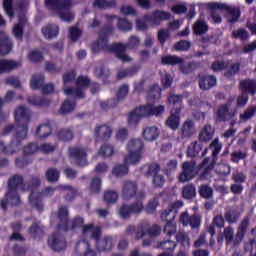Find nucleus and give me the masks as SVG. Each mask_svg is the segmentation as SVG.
Here are the masks:
<instances>
[{
    "label": "nucleus",
    "instance_id": "1",
    "mask_svg": "<svg viewBox=\"0 0 256 256\" xmlns=\"http://www.w3.org/2000/svg\"><path fill=\"white\" fill-rule=\"evenodd\" d=\"M104 17L107 23L102 28H100L98 39L93 42L91 46L92 53L97 54L101 53V51H110V53H114L117 59L121 60L122 63H129V61H131V57L125 54L127 51L126 44L114 43L109 46V37H111V35H113V31H115L111 21L116 16H110L109 14H106Z\"/></svg>",
    "mask_w": 256,
    "mask_h": 256
},
{
    "label": "nucleus",
    "instance_id": "2",
    "mask_svg": "<svg viewBox=\"0 0 256 256\" xmlns=\"http://www.w3.org/2000/svg\"><path fill=\"white\" fill-rule=\"evenodd\" d=\"M14 119L16 122V132L14 138L9 145H5L3 141H0V153L4 155H13L21 149L23 141L27 139L29 133V123L31 122V112L25 106H19L14 111Z\"/></svg>",
    "mask_w": 256,
    "mask_h": 256
},
{
    "label": "nucleus",
    "instance_id": "3",
    "mask_svg": "<svg viewBox=\"0 0 256 256\" xmlns=\"http://www.w3.org/2000/svg\"><path fill=\"white\" fill-rule=\"evenodd\" d=\"M18 191L25 192V184L23 183V175H13L8 179V191L5 198L1 200L0 207L3 211H7V205H14L15 207L21 205V196Z\"/></svg>",
    "mask_w": 256,
    "mask_h": 256
},
{
    "label": "nucleus",
    "instance_id": "4",
    "mask_svg": "<svg viewBox=\"0 0 256 256\" xmlns=\"http://www.w3.org/2000/svg\"><path fill=\"white\" fill-rule=\"evenodd\" d=\"M89 233L91 239L95 240L96 249L99 253H109V251L113 250V247L115 246L113 237L106 235L101 239V235H103L101 226H94L93 224L85 225L83 227V235L87 236Z\"/></svg>",
    "mask_w": 256,
    "mask_h": 256
},
{
    "label": "nucleus",
    "instance_id": "5",
    "mask_svg": "<svg viewBox=\"0 0 256 256\" xmlns=\"http://www.w3.org/2000/svg\"><path fill=\"white\" fill-rule=\"evenodd\" d=\"M198 7L200 9H209L210 11H215V9L227 11L228 13L227 18L229 23H236V21H239V18L241 17V10H239V8L235 6H231L229 4H225V3H219V2L198 3Z\"/></svg>",
    "mask_w": 256,
    "mask_h": 256
},
{
    "label": "nucleus",
    "instance_id": "6",
    "mask_svg": "<svg viewBox=\"0 0 256 256\" xmlns=\"http://www.w3.org/2000/svg\"><path fill=\"white\" fill-rule=\"evenodd\" d=\"M247 227H249V218H245L240 226L238 227L237 234L233 239L234 230L231 227H227L224 229V237L227 243H234V245H240L241 241H243L245 237V232L247 231Z\"/></svg>",
    "mask_w": 256,
    "mask_h": 256
},
{
    "label": "nucleus",
    "instance_id": "7",
    "mask_svg": "<svg viewBox=\"0 0 256 256\" xmlns=\"http://www.w3.org/2000/svg\"><path fill=\"white\" fill-rule=\"evenodd\" d=\"M240 89L242 90V94L237 98V107H245L249 101L247 93H250L251 95L256 94V81L242 80L240 82Z\"/></svg>",
    "mask_w": 256,
    "mask_h": 256
},
{
    "label": "nucleus",
    "instance_id": "8",
    "mask_svg": "<svg viewBox=\"0 0 256 256\" xmlns=\"http://www.w3.org/2000/svg\"><path fill=\"white\" fill-rule=\"evenodd\" d=\"M127 95H129V85L123 84L116 92V98H111L109 100L101 102L100 107L101 109H103V111L115 109V107L119 105V101H123V99H125Z\"/></svg>",
    "mask_w": 256,
    "mask_h": 256
},
{
    "label": "nucleus",
    "instance_id": "9",
    "mask_svg": "<svg viewBox=\"0 0 256 256\" xmlns=\"http://www.w3.org/2000/svg\"><path fill=\"white\" fill-rule=\"evenodd\" d=\"M55 188L46 187L42 192H32L29 195V202L39 213H43V197H51Z\"/></svg>",
    "mask_w": 256,
    "mask_h": 256
},
{
    "label": "nucleus",
    "instance_id": "10",
    "mask_svg": "<svg viewBox=\"0 0 256 256\" xmlns=\"http://www.w3.org/2000/svg\"><path fill=\"white\" fill-rule=\"evenodd\" d=\"M145 206L143 201L137 200L132 204H122L119 208V216L121 219H130L131 215H139L143 213Z\"/></svg>",
    "mask_w": 256,
    "mask_h": 256
},
{
    "label": "nucleus",
    "instance_id": "11",
    "mask_svg": "<svg viewBox=\"0 0 256 256\" xmlns=\"http://www.w3.org/2000/svg\"><path fill=\"white\" fill-rule=\"evenodd\" d=\"M69 157L75 162L77 167H87L89 162H87V149L83 147H69L68 149Z\"/></svg>",
    "mask_w": 256,
    "mask_h": 256
},
{
    "label": "nucleus",
    "instance_id": "12",
    "mask_svg": "<svg viewBox=\"0 0 256 256\" xmlns=\"http://www.w3.org/2000/svg\"><path fill=\"white\" fill-rule=\"evenodd\" d=\"M48 247L52 249V251H63L67 249V241L65 240V236L59 232L53 233L48 238Z\"/></svg>",
    "mask_w": 256,
    "mask_h": 256
},
{
    "label": "nucleus",
    "instance_id": "13",
    "mask_svg": "<svg viewBox=\"0 0 256 256\" xmlns=\"http://www.w3.org/2000/svg\"><path fill=\"white\" fill-rule=\"evenodd\" d=\"M44 5L49 11H63L73 7L72 0H45Z\"/></svg>",
    "mask_w": 256,
    "mask_h": 256
},
{
    "label": "nucleus",
    "instance_id": "14",
    "mask_svg": "<svg viewBox=\"0 0 256 256\" xmlns=\"http://www.w3.org/2000/svg\"><path fill=\"white\" fill-rule=\"evenodd\" d=\"M146 223H143L139 226L137 232H136V239H143L145 235H148L153 239V237H157L158 235H161V226L155 224L152 225L149 228H145Z\"/></svg>",
    "mask_w": 256,
    "mask_h": 256
},
{
    "label": "nucleus",
    "instance_id": "15",
    "mask_svg": "<svg viewBox=\"0 0 256 256\" xmlns=\"http://www.w3.org/2000/svg\"><path fill=\"white\" fill-rule=\"evenodd\" d=\"M183 172L179 175V181L185 183L191 181L197 175L195 162H184L182 165Z\"/></svg>",
    "mask_w": 256,
    "mask_h": 256
},
{
    "label": "nucleus",
    "instance_id": "16",
    "mask_svg": "<svg viewBox=\"0 0 256 256\" xmlns=\"http://www.w3.org/2000/svg\"><path fill=\"white\" fill-rule=\"evenodd\" d=\"M57 217L59 219L57 229H60L61 231H69V209L67 206H61L58 209Z\"/></svg>",
    "mask_w": 256,
    "mask_h": 256
},
{
    "label": "nucleus",
    "instance_id": "17",
    "mask_svg": "<svg viewBox=\"0 0 256 256\" xmlns=\"http://www.w3.org/2000/svg\"><path fill=\"white\" fill-rule=\"evenodd\" d=\"M159 171H161V165L158 163L148 165L146 177H153L152 183L154 187H161V175L158 174Z\"/></svg>",
    "mask_w": 256,
    "mask_h": 256
},
{
    "label": "nucleus",
    "instance_id": "18",
    "mask_svg": "<svg viewBox=\"0 0 256 256\" xmlns=\"http://www.w3.org/2000/svg\"><path fill=\"white\" fill-rule=\"evenodd\" d=\"M137 195V183L133 181H125L122 187V199L130 201Z\"/></svg>",
    "mask_w": 256,
    "mask_h": 256
},
{
    "label": "nucleus",
    "instance_id": "19",
    "mask_svg": "<svg viewBox=\"0 0 256 256\" xmlns=\"http://www.w3.org/2000/svg\"><path fill=\"white\" fill-rule=\"evenodd\" d=\"M142 118L153 117V115H161V105L155 107V104H145L137 107Z\"/></svg>",
    "mask_w": 256,
    "mask_h": 256
},
{
    "label": "nucleus",
    "instance_id": "20",
    "mask_svg": "<svg viewBox=\"0 0 256 256\" xmlns=\"http://www.w3.org/2000/svg\"><path fill=\"white\" fill-rule=\"evenodd\" d=\"M37 151H41V153L49 154L55 151V146L51 144L44 143L40 146H37L35 143H29L25 146V153H37Z\"/></svg>",
    "mask_w": 256,
    "mask_h": 256
},
{
    "label": "nucleus",
    "instance_id": "21",
    "mask_svg": "<svg viewBox=\"0 0 256 256\" xmlns=\"http://www.w3.org/2000/svg\"><path fill=\"white\" fill-rule=\"evenodd\" d=\"M28 233L32 237V239H37L38 241H41V239H43V237L45 236V227L39 222H34L29 227Z\"/></svg>",
    "mask_w": 256,
    "mask_h": 256
},
{
    "label": "nucleus",
    "instance_id": "22",
    "mask_svg": "<svg viewBox=\"0 0 256 256\" xmlns=\"http://www.w3.org/2000/svg\"><path fill=\"white\" fill-rule=\"evenodd\" d=\"M31 155H34V153L25 152V147H24L23 156L15 159L16 167H18V169H25L27 165H31V163H33V157Z\"/></svg>",
    "mask_w": 256,
    "mask_h": 256
},
{
    "label": "nucleus",
    "instance_id": "23",
    "mask_svg": "<svg viewBox=\"0 0 256 256\" xmlns=\"http://www.w3.org/2000/svg\"><path fill=\"white\" fill-rule=\"evenodd\" d=\"M41 31L45 39H55L59 35V26L56 24H47L42 27Z\"/></svg>",
    "mask_w": 256,
    "mask_h": 256
},
{
    "label": "nucleus",
    "instance_id": "24",
    "mask_svg": "<svg viewBox=\"0 0 256 256\" xmlns=\"http://www.w3.org/2000/svg\"><path fill=\"white\" fill-rule=\"evenodd\" d=\"M113 133V130L108 125H100L95 128L94 135L96 139H104L107 140L111 138V135Z\"/></svg>",
    "mask_w": 256,
    "mask_h": 256
},
{
    "label": "nucleus",
    "instance_id": "25",
    "mask_svg": "<svg viewBox=\"0 0 256 256\" xmlns=\"http://www.w3.org/2000/svg\"><path fill=\"white\" fill-rule=\"evenodd\" d=\"M44 85H45V74L36 73V74L32 75L31 80H30V88L33 91L43 89Z\"/></svg>",
    "mask_w": 256,
    "mask_h": 256
},
{
    "label": "nucleus",
    "instance_id": "26",
    "mask_svg": "<svg viewBox=\"0 0 256 256\" xmlns=\"http://www.w3.org/2000/svg\"><path fill=\"white\" fill-rule=\"evenodd\" d=\"M110 17H114L112 18L110 24L113 25V19H117V28L119 29V31H123L124 33H127L129 31H131V29H133V24L127 20V18H119L117 17V15H109Z\"/></svg>",
    "mask_w": 256,
    "mask_h": 256
},
{
    "label": "nucleus",
    "instance_id": "27",
    "mask_svg": "<svg viewBox=\"0 0 256 256\" xmlns=\"http://www.w3.org/2000/svg\"><path fill=\"white\" fill-rule=\"evenodd\" d=\"M25 23H27L25 18H19V22L15 24L12 29V33L17 41H23V35H25Z\"/></svg>",
    "mask_w": 256,
    "mask_h": 256
},
{
    "label": "nucleus",
    "instance_id": "28",
    "mask_svg": "<svg viewBox=\"0 0 256 256\" xmlns=\"http://www.w3.org/2000/svg\"><path fill=\"white\" fill-rule=\"evenodd\" d=\"M53 133V128L51 127V124H41L35 132L36 137H39V139H47L49 135Z\"/></svg>",
    "mask_w": 256,
    "mask_h": 256
},
{
    "label": "nucleus",
    "instance_id": "29",
    "mask_svg": "<svg viewBox=\"0 0 256 256\" xmlns=\"http://www.w3.org/2000/svg\"><path fill=\"white\" fill-rule=\"evenodd\" d=\"M56 137L63 141L64 143H69V141H73V138L75 135L73 134V131L69 128H62L57 131Z\"/></svg>",
    "mask_w": 256,
    "mask_h": 256
},
{
    "label": "nucleus",
    "instance_id": "30",
    "mask_svg": "<svg viewBox=\"0 0 256 256\" xmlns=\"http://www.w3.org/2000/svg\"><path fill=\"white\" fill-rule=\"evenodd\" d=\"M139 69H141V66H132L130 68L120 70L117 73L116 79L121 81V79H125V77H133V75H137V73H139Z\"/></svg>",
    "mask_w": 256,
    "mask_h": 256
},
{
    "label": "nucleus",
    "instance_id": "31",
    "mask_svg": "<svg viewBox=\"0 0 256 256\" xmlns=\"http://www.w3.org/2000/svg\"><path fill=\"white\" fill-rule=\"evenodd\" d=\"M29 105H34V107H49L51 105V100L40 97V96H33L28 98Z\"/></svg>",
    "mask_w": 256,
    "mask_h": 256
},
{
    "label": "nucleus",
    "instance_id": "32",
    "mask_svg": "<svg viewBox=\"0 0 256 256\" xmlns=\"http://www.w3.org/2000/svg\"><path fill=\"white\" fill-rule=\"evenodd\" d=\"M179 111L171 110V116L167 119L166 125L173 129V131H177L179 129Z\"/></svg>",
    "mask_w": 256,
    "mask_h": 256
},
{
    "label": "nucleus",
    "instance_id": "33",
    "mask_svg": "<svg viewBox=\"0 0 256 256\" xmlns=\"http://www.w3.org/2000/svg\"><path fill=\"white\" fill-rule=\"evenodd\" d=\"M199 85L200 89H202L203 91H207L217 85V78H215L214 76H206L200 79Z\"/></svg>",
    "mask_w": 256,
    "mask_h": 256
},
{
    "label": "nucleus",
    "instance_id": "34",
    "mask_svg": "<svg viewBox=\"0 0 256 256\" xmlns=\"http://www.w3.org/2000/svg\"><path fill=\"white\" fill-rule=\"evenodd\" d=\"M142 135L146 141H155L159 137V129L155 126L145 128Z\"/></svg>",
    "mask_w": 256,
    "mask_h": 256
},
{
    "label": "nucleus",
    "instance_id": "35",
    "mask_svg": "<svg viewBox=\"0 0 256 256\" xmlns=\"http://www.w3.org/2000/svg\"><path fill=\"white\" fill-rule=\"evenodd\" d=\"M19 63L13 60H0V73H9L13 69H17Z\"/></svg>",
    "mask_w": 256,
    "mask_h": 256
},
{
    "label": "nucleus",
    "instance_id": "36",
    "mask_svg": "<svg viewBox=\"0 0 256 256\" xmlns=\"http://www.w3.org/2000/svg\"><path fill=\"white\" fill-rule=\"evenodd\" d=\"M13 49V42L8 37L0 39V55H9Z\"/></svg>",
    "mask_w": 256,
    "mask_h": 256
},
{
    "label": "nucleus",
    "instance_id": "37",
    "mask_svg": "<svg viewBox=\"0 0 256 256\" xmlns=\"http://www.w3.org/2000/svg\"><path fill=\"white\" fill-rule=\"evenodd\" d=\"M213 135H215V130L213 127H211V125H206L201 130L199 139L200 141L207 143V141H211V139H213Z\"/></svg>",
    "mask_w": 256,
    "mask_h": 256
},
{
    "label": "nucleus",
    "instance_id": "38",
    "mask_svg": "<svg viewBox=\"0 0 256 256\" xmlns=\"http://www.w3.org/2000/svg\"><path fill=\"white\" fill-rule=\"evenodd\" d=\"M219 121H227L233 117V113L229 111V105H222L216 112Z\"/></svg>",
    "mask_w": 256,
    "mask_h": 256
},
{
    "label": "nucleus",
    "instance_id": "39",
    "mask_svg": "<svg viewBox=\"0 0 256 256\" xmlns=\"http://www.w3.org/2000/svg\"><path fill=\"white\" fill-rule=\"evenodd\" d=\"M93 7H97V9H115L117 2L115 0H94Z\"/></svg>",
    "mask_w": 256,
    "mask_h": 256
},
{
    "label": "nucleus",
    "instance_id": "40",
    "mask_svg": "<svg viewBox=\"0 0 256 256\" xmlns=\"http://www.w3.org/2000/svg\"><path fill=\"white\" fill-rule=\"evenodd\" d=\"M128 174H129V166L125 162L124 164H117L112 169V175H114V177H125V175H128Z\"/></svg>",
    "mask_w": 256,
    "mask_h": 256
},
{
    "label": "nucleus",
    "instance_id": "41",
    "mask_svg": "<svg viewBox=\"0 0 256 256\" xmlns=\"http://www.w3.org/2000/svg\"><path fill=\"white\" fill-rule=\"evenodd\" d=\"M193 29L195 35H203V33H207V31H209V26L203 18H200L195 22Z\"/></svg>",
    "mask_w": 256,
    "mask_h": 256
},
{
    "label": "nucleus",
    "instance_id": "42",
    "mask_svg": "<svg viewBox=\"0 0 256 256\" xmlns=\"http://www.w3.org/2000/svg\"><path fill=\"white\" fill-rule=\"evenodd\" d=\"M23 183H24V189H25L24 191H31V193H37L35 189H37V187L41 185V179L39 178V176H32L28 186H26L24 178H23Z\"/></svg>",
    "mask_w": 256,
    "mask_h": 256
},
{
    "label": "nucleus",
    "instance_id": "43",
    "mask_svg": "<svg viewBox=\"0 0 256 256\" xmlns=\"http://www.w3.org/2000/svg\"><path fill=\"white\" fill-rule=\"evenodd\" d=\"M175 247H177V243L175 241L168 240L166 242H162L163 252L161 256H173Z\"/></svg>",
    "mask_w": 256,
    "mask_h": 256
},
{
    "label": "nucleus",
    "instance_id": "44",
    "mask_svg": "<svg viewBox=\"0 0 256 256\" xmlns=\"http://www.w3.org/2000/svg\"><path fill=\"white\" fill-rule=\"evenodd\" d=\"M143 140L141 139H132L128 144H127V150L134 151L136 153H140L143 151Z\"/></svg>",
    "mask_w": 256,
    "mask_h": 256
},
{
    "label": "nucleus",
    "instance_id": "45",
    "mask_svg": "<svg viewBox=\"0 0 256 256\" xmlns=\"http://www.w3.org/2000/svg\"><path fill=\"white\" fill-rule=\"evenodd\" d=\"M129 154L124 157V163L126 165L129 163L130 165H135V163H139L141 160V154L139 152H135L134 150H128Z\"/></svg>",
    "mask_w": 256,
    "mask_h": 256
},
{
    "label": "nucleus",
    "instance_id": "46",
    "mask_svg": "<svg viewBox=\"0 0 256 256\" xmlns=\"http://www.w3.org/2000/svg\"><path fill=\"white\" fill-rule=\"evenodd\" d=\"M143 19L151 25H161V10H156L152 15H144Z\"/></svg>",
    "mask_w": 256,
    "mask_h": 256
},
{
    "label": "nucleus",
    "instance_id": "47",
    "mask_svg": "<svg viewBox=\"0 0 256 256\" xmlns=\"http://www.w3.org/2000/svg\"><path fill=\"white\" fill-rule=\"evenodd\" d=\"M195 133V124L191 120L184 122L182 127L183 137H191Z\"/></svg>",
    "mask_w": 256,
    "mask_h": 256
},
{
    "label": "nucleus",
    "instance_id": "48",
    "mask_svg": "<svg viewBox=\"0 0 256 256\" xmlns=\"http://www.w3.org/2000/svg\"><path fill=\"white\" fill-rule=\"evenodd\" d=\"M143 117L137 108L128 114V125H138Z\"/></svg>",
    "mask_w": 256,
    "mask_h": 256
},
{
    "label": "nucleus",
    "instance_id": "49",
    "mask_svg": "<svg viewBox=\"0 0 256 256\" xmlns=\"http://www.w3.org/2000/svg\"><path fill=\"white\" fill-rule=\"evenodd\" d=\"M60 175H61V172H59L57 168H49L46 171V180L49 183H57V181H59Z\"/></svg>",
    "mask_w": 256,
    "mask_h": 256
},
{
    "label": "nucleus",
    "instance_id": "50",
    "mask_svg": "<svg viewBox=\"0 0 256 256\" xmlns=\"http://www.w3.org/2000/svg\"><path fill=\"white\" fill-rule=\"evenodd\" d=\"M63 189L64 191H68L64 197L65 201L67 203H72V201H75V198L77 197V189L70 185L63 186Z\"/></svg>",
    "mask_w": 256,
    "mask_h": 256
},
{
    "label": "nucleus",
    "instance_id": "51",
    "mask_svg": "<svg viewBox=\"0 0 256 256\" xmlns=\"http://www.w3.org/2000/svg\"><path fill=\"white\" fill-rule=\"evenodd\" d=\"M85 219L81 216H77L71 220V224H69V230L73 231L75 229L82 228V235H83V228L85 227Z\"/></svg>",
    "mask_w": 256,
    "mask_h": 256
},
{
    "label": "nucleus",
    "instance_id": "52",
    "mask_svg": "<svg viewBox=\"0 0 256 256\" xmlns=\"http://www.w3.org/2000/svg\"><path fill=\"white\" fill-rule=\"evenodd\" d=\"M162 63L164 65H183V59L178 56L167 55L162 57Z\"/></svg>",
    "mask_w": 256,
    "mask_h": 256
},
{
    "label": "nucleus",
    "instance_id": "53",
    "mask_svg": "<svg viewBox=\"0 0 256 256\" xmlns=\"http://www.w3.org/2000/svg\"><path fill=\"white\" fill-rule=\"evenodd\" d=\"M157 207H159V199L154 198L150 200L147 205L144 207L143 211L147 213V215H153L155 211H157Z\"/></svg>",
    "mask_w": 256,
    "mask_h": 256
},
{
    "label": "nucleus",
    "instance_id": "54",
    "mask_svg": "<svg viewBox=\"0 0 256 256\" xmlns=\"http://www.w3.org/2000/svg\"><path fill=\"white\" fill-rule=\"evenodd\" d=\"M58 15L62 21H66V23H71L73 19H75V14L71 12V9H63L58 11Z\"/></svg>",
    "mask_w": 256,
    "mask_h": 256
},
{
    "label": "nucleus",
    "instance_id": "55",
    "mask_svg": "<svg viewBox=\"0 0 256 256\" xmlns=\"http://www.w3.org/2000/svg\"><path fill=\"white\" fill-rule=\"evenodd\" d=\"M45 71L51 73L52 75H57V73H61V71H63V67L57 66V64H55L54 62L46 61Z\"/></svg>",
    "mask_w": 256,
    "mask_h": 256
},
{
    "label": "nucleus",
    "instance_id": "56",
    "mask_svg": "<svg viewBox=\"0 0 256 256\" xmlns=\"http://www.w3.org/2000/svg\"><path fill=\"white\" fill-rule=\"evenodd\" d=\"M3 9H4V13L12 18L15 17V9L13 8V0H3Z\"/></svg>",
    "mask_w": 256,
    "mask_h": 256
},
{
    "label": "nucleus",
    "instance_id": "57",
    "mask_svg": "<svg viewBox=\"0 0 256 256\" xmlns=\"http://www.w3.org/2000/svg\"><path fill=\"white\" fill-rule=\"evenodd\" d=\"M176 241H178V243H181L182 247H184L185 249H189V247H191L189 236H187V234L184 232H179L176 235Z\"/></svg>",
    "mask_w": 256,
    "mask_h": 256
},
{
    "label": "nucleus",
    "instance_id": "58",
    "mask_svg": "<svg viewBox=\"0 0 256 256\" xmlns=\"http://www.w3.org/2000/svg\"><path fill=\"white\" fill-rule=\"evenodd\" d=\"M147 95L149 99H157V97H161V87L159 84H154L149 87L147 91Z\"/></svg>",
    "mask_w": 256,
    "mask_h": 256
},
{
    "label": "nucleus",
    "instance_id": "59",
    "mask_svg": "<svg viewBox=\"0 0 256 256\" xmlns=\"http://www.w3.org/2000/svg\"><path fill=\"white\" fill-rule=\"evenodd\" d=\"M164 233L168 235V237H171L172 235H175V233H177V224L174 220L168 221L165 224Z\"/></svg>",
    "mask_w": 256,
    "mask_h": 256
},
{
    "label": "nucleus",
    "instance_id": "60",
    "mask_svg": "<svg viewBox=\"0 0 256 256\" xmlns=\"http://www.w3.org/2000/svg\"><path fill=\"white\" fill-rule=\"evenodd\" d=\"M98 153L102 157H111V155L115 153V149L113 148L112 145L104 144L100 147Z\"/></svg>",
    "mask_w": 256,
    "mask_h": 256
},
{
    "label": "nucleus",
    "instance_id": "61",
    "mask_svg": "<svg viewBox=\"0 0 256 256\" xmlns=\"http://www.w3.org/2000/svg\"><path fill=\"white\" fill-rule=\"evenodd\" d=\"M101 191V178L94 177L90 182V192L95 195L99 194Z\"/></svg>",
    "mask_w": 256,
    "mask_h": 256
},
{
    "label": "nucleus",
    "instance_id": "62",
    "mask_svg": "<svg viewBox=\"0 0 256 256\" xmlns=\"http://www.w3.org/2000/svg\"><path fill=\"white\" fill-rule=\"evenodd\" d=\"M28 59L32 63H41V61H43V52H41L39 50H32L28 54Z\"/></svg>",
    "mask_w": 256,
    "mask_h": 256
},
{
    "label": "nucleus",
    "instance_id": "63",
    "mask_svg": "<svg viewBox=\"0 0 256 256\" xmlns=\"http://www.w3.org/2000/svg\"><path fill=\"white\" fill-rule=\"evenodd\" d=\"M75 110V101L65 100L60 108L61 113L65 115L66 113H71Z\"/></svg>",
    "mask_w": 256,
    "mask_h": 256
},
{
    "label": "nucleus",
    "instance_id": "64",
    "mask_svg": "<svg viewBox=\"0 0 256 256\" xmlns=\"http://www.w3.org/2000/svg\"><path fill=\"white\" fill-rule=\"evenodd\" d=\"M119 199V194L113 190H108L104 193V201L106 203H117Z\"/></svg>",
    "mask_w": 256,
    "mask_h": 256
}]
</instances>
